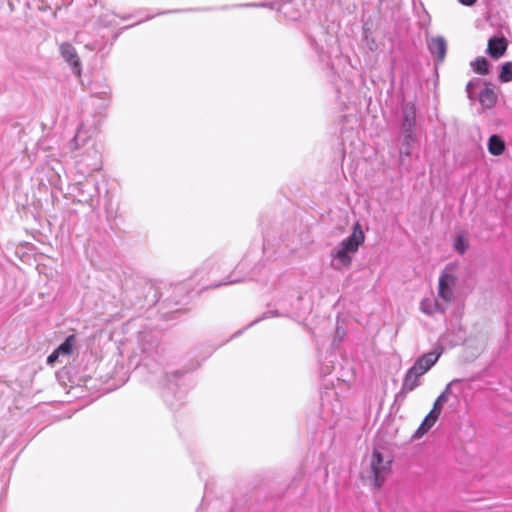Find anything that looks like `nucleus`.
<instances>
[{"label":"nucleus","mask_w":512,"mask_h":512,"mask_svg":"<svg viewBox=\"0 0 512 512\" xmlns=\"http://www.w3.org/2000/svg\"><path fill=\"white\" fill-rule=\"evenodd\" d=\"M173 12H177V10H175V11L170 10V13H173ZM166 13H169V11H167Z\"/></svg>","instance_id":"obj_31"},{"label":"nucleus","mask_w":512,"mask_h":512,"mask_svg":"<svg viewBox=\"0 0 512 512\" xmlns=\"http://www.w3.org/2000/svg\"><path fill=\"white\" fill-rule=\"evenodd\" d=\"M464 6H473L477 0H458Z\"/></svg>","instance_id":"obj_27"},{"label":"nucleus","mask_w":512,"mask_h":512,"mask_svg":"<svg viewBox=\"0 0 512 512\" xmlns=\"http://www.w3.org/2000/svg\"><path fill=\"white\" fill-rule=\"evenodd\" d=\"M499 79L504 83L512 81V62H506L501 66Z\"/></svg>","instance_id":"obj_18"},{"label":"nucleus","mask_w":512,"mask_h":512,"mask_svg":"<svg viewBox=\"0 0 512 512\" xmlns=\"http://www.w3.org/2000/svg\"><path fill=\"white\" fill-rule=\"evenodd\" d=\"M62 58L69 64L76 76L81 75L82 65L76 49L69 42H63L59 46Z\"/></svg>","instance_id":"obj_4"},{"label":"nucleus","mask_w":512,"mask_h":512,"mask_svg":"<svg viewBox=\"0 0 512 512\" xmlns=\"http://www.w3.org/2000/svg\"><path fill=\"white\" fill-rule=\"evenodd\" d=\"M420 384V381L416 378H413L412 375H405L403 384H402V391L403 392H411L416 387H418Z\"/></svg>","instance_id":"obj_19"},{"label":"nucleus","mask_w":512,"mask_h":512,"mask_svg":"<svg viewBox=\"0 0 512 512\" xmlns=\"http://www.w3.org/2000/svg\"><path fill=\"white\" fill-rule=\"evenodd\" d=\"M417 369H419V368L414 364L411 368L408 369V371L406 372V375H412L413 378H416L417 380H419L420 378L416 374Z\"/></svg>","instance_id":"obj_25"},{"label":"nucleus","mask_w":512,"mask_h":512,"mask_svg":"<svg viewBox=\"0 0 512 512\" xmlns=\"http://www.w3.org/2000/svg\"><path fill=\"white\" fill-rule=\"evenodd\" d=\"M238 281H239L238 279H231V278L229 277V279H228L227 281H225L223 284H225V285H226V284H232V283H236V282H238Z\"/></svg>","instance_id":"obj_28"},{"label":"nucleus","mask_w":512,"mask_h":512,"mask_svg":"<svg viewBox=\"0 0 512 512\" xmlns=\"http://www.w3.org/2000/svg\"><path fill=\"white\" fill-rule=\"evenodd\" d=\"M469 247L467 239L463 235H458L454 242V248L460 253L464 254Z\"/></svg>","instance_id":"obj_20"},{"label":"nucleus","mask_w":512,"mask_h":512,"mask_svg":"<svg viewBox=\"0 0 512 512\" xmlns=\"http://www.w3.org/2000/svg\"><path fill=\"white\" fill-rule=\"evenodd\" d=\"M78 138H79V132L75 135V137L73 139V142H74L76 147L78 146Z\"/></svg>","instance_id":"obj_29"},{"label":"nucleus","mask_w":512,"mask_h":512,"mask_svg":"<svg viewBox=\"0 0 512 512\" xmlns=\"http://www.w3.org/2000/svg\"><path fill=\"white\" fill-rule=\"evenodd\" d=\"M505 150V142L496 134H493L488 139V151L494 156L501 155Z\"/></svg>","instance_id":"obj_11"},{"label":"nucleus","mask_w":512,"mask_h":512,"mask_svg":"<svg viewBox=\"0 0 512 512\" xmlns=\"http://www.w3.org/2000/svg\"><path fill=\"white\" fill-rule=\"evenodd\" d=\"M441 411H442V408L433 404V407H432L431 411L427 414V416L432 417V420L436 422L441 414Z\"/></svg>","instance_id":"obj_23"},{"label":"nucleus","mask_w":512,"mask_h":512,"mask_svg":"<svg viewBox=\"0 0 512 512\" xmlns=\"http://www.w3.org/2000/svg\"><path fill=\"white\" fill-rule=\"evenodd\" d=\"M482 81L479 78H473L466 85V93L470 100H479L483 108L490 109L495 106L497 102V94L491 87L490 83H486V86L477 94L476 88L481 85Z\"/></svg>","instance_id":"obj_2"},{"label":"nucleus","mask_w":512,"mask_h":512,"mask_svg":"<svg viewBox=\"0 0 512 512\" xmlns=\"http://www.w3.org/2000/svg\"><path fill=\"white\" fill-rule=\"evenodd\" d=\"M276 316H278L277 311H267L262 315L261 319H266V318L276 317Z\"/></svg>","instance_id":"obj_26"},{"label":"nucleus","mask_w":512,"mask_h":512,"mask_svg":"<svg viewBox=\"0 0 512 512\" xmlns=\"http://www.w3.org/2000/svg\"><path fill=\"white\" fill-rule=\"evenodd\" d=\"M75 336L69 335L56 349L60 356H69L73 351Z\"/></svg>","instance_id":"obj_16"},{"label":"nucleus","mask_w":512,"mask_h":512,"mask_svg":"<svg viewBox=\"0 0 512 512\" xmlns=\"http://www.w3.org/2000/svg\"><path fill=\"white\" fill-rule=\"evenodd\" d=\"M456 278L454 275L444 271L439 277V291L438 298L442 299L447 305L454 298L452 287L455 285Z\"/></svg>","instance_id":"obj_5"},{"label":"nucleus","mask_w":512,"mask_h":512,"mask_svg":"<svg viewBox=\"0 0 512 512\" xmlns=\"http://www.w3.org/2000/svg\"><path fill=\"white\" fill-rule=\"evenodd\" d=\"M391 469V460H384L380 452L375 451L371 459V473L373 485L380 488Z\"/></svg>","instance_id":"obj_3"},{"label":"nucleus","mask_w":512,"mask_h":512,"mask_svg":"<svg viewBox=\"0 0 512 512\" xmlns=\"http://www.w3.org/2000/svg\"><path fill=\"white\" fill-rule=\"evenodd\" d=\"M441 355V352H428L426 354H423L420 356L416 361L415 365L421 369L422 372H427L435 365V363L438 361L439 357Z\"/></svg>","instance_id":"obj_10"},{"label":"nucleus","mask_w":512,"mask_h":512,"mask_svg":"<svg viewBox=\"0 0 512 512\" xmlns=\"http://www.w3.org/2000/svg\"><path fill=\"white\" fill-rule=\"evenodd\" d=\"M415 141V133H403L402 145L400 148V159L402 162L404 156L408 157L411 155V148Z\"/></svg>","instance_id":"obj_12"},{"label":"nucleus","mask_w":512,"mask_h":512,"mask_svg":"<svg viewBox=\"0 0 512 512\" xmlns=\"http://www.w3.org/2000/svg\"><path fill=\"white\" fill-rule=\"evenodd\" d=\"M428 49L430 53L437 58L438 61H443L446 55L447 43L444 37L438 36L431 38L428 41Z\"/></svg>","instance_id":"obj_8"},{"label":"nucleus","mask_w":512,"mask_h":512,"mask_svg":"<svg viewBox=\"0 0 512 512\" xmlns=\"http://www.w3.org/2000/svg\"><path fill=\"white\" fill-rule=\"evenodd\" d=\"M246 6H255V7H269L270 9H276L281 11L284 5H279L278 2H272V3H259V4H247Z\"/></svg>","instance_id":"obj_22"},{"label":"nucleus","mask_w":512,"mask_h":512,"mask_svg":"<svg viewBox=\"0 0 512 512\" xmlns=\"http://www.w3.org/2000/svg\"><path fill=\"white\" fill-rule=\"evenodd\" d=\"M416 126V108L413 103H407L403 109L402 131L414 133Z\"/></svg>","instance_id":"obj_6"},{"label":"nucleus","mask_w":512,"mask_h":512,"mask_svg":"<svg viewBox=\"0 0 512 512\" xmlns=\"http://www.w3.org/2000/svg\"><path fill=\"white\" fill-rule=\"evenodd\" d=\"M59 356H60V354L58 353L57 350H55L52 354H50L48 356L47 363L48 364H53L58 359Z\"/></svg>","instance_id":"obj_24"},{"label":"nucleus","mask_w":512,"mask_h":512,"mask_svg":"<svg viewBox=\"0 0 512 512\" xmlns=\"http://www.w3.org/2000/svg\"><path fill=\"white\" fill-rule=\"evenodd\" d=\"M507 40L504 37H492L488 41L486 52L494 59L504 55L507 49Z\"/></svg>","instance_id":"obj_7"},{"label":"nucleus","mask_w":512,"mask_h":512,"mask_svg":"<svg viewBox=\"0 0 512 512\" xmlns=\"http://www.w3.org/2000/svg\"><path fill=\"white\" fill-rule=\"evenodd\" d=\"M436 422L432 420V417H426L418 427V429L415 431V433L412 436V439H419L424 434H426L435 424Z\"/></svg>","instance_id":"obj_15"},{"label":"nucleus","mask_w":512,"mask_h":512,"mask_svg":"<svg viewBox=\"0 0 512 512\" xmlns=\"http://www.w3.org/2000/svg\"><path fill=\"white\" fill-rule=\"evenodd\" d=\"M420 308L423 313L427 315H433L434 312L444 313L447 306L441 303L439 299H436L433 305V309L426 301L421 302Z\"/></svg>","instance_id":"obj_14"},{"label":"nucleus","mask_w":512,"mask_h":512,"mask_svg":"<svg viewBox=\"0 0 512 512\" xmlns=\"http://www.w3.org/2000/svg\"><path fill=\"white\" fill-rule=\"evenodd\" d=\"M470 66L479 75H487L489 73V62L485 57H477L470 63Z\"/></svg>","instance_id":"obj_13"},{"label":"nucleus","mask_w":512,"mask_h":512,"mask_svg":"<svg viewBox=\"0 0 512 512\" xmlns=\"http://www.w3.org/2000/svg\"><path fill=\"white\" fill-rule=\"evenodd\" d=\"M426 372H422V368L421 369H417L416 371V374L417 376L420 378L422 375H424Z\"/></svg>","instance_id":"obj_30"},{"label":"nucleus","mask_w":512,"mask_h":512,"mask_svg":"<svg viewBox=\"0 0 512 512\" xmlns=\"http://www.w3.org/2000/svg\"><path fill=\"white\" fill-rule=\"evenodd\" d=\"M364 239L365 235L360 224H354L352 234L331 250V267L338 271L349 268L352 264V255L358 251Z\"/></svg>","instance_id":"obj_1"},{"label":"nucleus","mask_w":512,"mask_h":512,"mask_svg":"<svg viewBox=\"0 0 512 512\" xmlns=\"http://www.w3.org/2000/svg\"><path fill=\"white\" fill-rule=\"evenodd\" d=\"M458 381L459 380L455 379V380L451 381L450 383H448L446 388L444 389V391L436 398L434 404L439 406L440 408H443L444 404L449 399V395H450V391H451L452 385L455 384Z\"/></svg>","instance_id":"obj_17"},{"label":"nucleus","mask_w":512,"mask_h":512,"mask_svg":"<svg viewBox=\"0 0 512 512\" xmlns=\"http://www.w3.org/2000/svg\"><path fill=\"white\" fill-rule=\"evenodd\" d=\"M138 342L143 353L151 355L158 348L157 337L153 334L141 332L138 336Z\"/></svg>","instance_id":"obj_9"},{"label":"nucleus","mask_w":512,"mask_h":512,"mask_svg":"<svg viewBox=\"0 0 512 512\" xmlns=\"http://www.w3.org/2000/svg\"><path fill=\"white\" fill-rule=\"evenodd\" d=\"M163 398L165 402L170 405L172 408L175 407V403L173 402V386H168L163 392Z\"/></svg>","instance_id":"obj_21"}]
</instances>
